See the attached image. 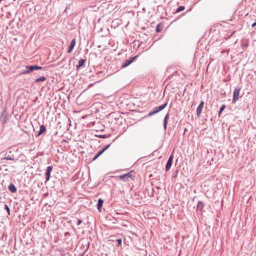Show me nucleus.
Wrapping results in <instances>:
<instances>
[{
  "label": "nucleus",
  "mask_w": 256,
  "mask_h": 256,
  "mask_svg": "<svg viewBox=\"0 0 256 256\" xmlns=\"http://www.w3.org/2000/svg\"><path fill=\"white\" fill-rule=\"evenodd\" d=\"M80 256H83V254L80 255Z\"/></svg>",
  "instance_id": "nucleus-37"
},
{
  "label": "nucleus",
  "mask_w": 256,
  "mask_h": 256,
  "mask_svg": "<svg viewBox=\"0 0 256 256\" xmlns=\"http://www.w3.org/2000/svg\"><path fill=\"white\" fill-rule=\"evenodd\" d=\"M184 10V6H180L178 8H177V12H180L183 10Z\"/></svg>",
  "instance_id": "nucleus-24"
},
{
  "label": "nucleus",
  "mask_w": 256,
  "mask_h": 256,
  "mask_svg": "<svg viewBox=\"0 0 256 256\" xmlns=\"http://www.w3.org/2000/svg\"><path fill=\"white\" fill-rule=\"evenodd\" d=\"M173 154L174 152L171 154L170 157L169 158L168 161L166 163V171L168 170L172 164V158H173Z\"/></svg>",
  "instance_id": "nucleus-8"
},
{
  "label": "nucleus",
  "mask_w": 256,
  "mask_h": 256,
  "mask_svg": "<svg viewBox=\"0 0 256 256\" xmlns=\"http://www.w3.org/2000/svg\"><path fill=\"white\" fill-rule=\"evenodd\" d=\"M110 146V144L105 146L104 147L100 150H102V152H104L106 150H107Z\"/></svg>",
  "instance_id": "nucleus-27"
},
{
  "label": "nucleus",
  "mask_w": 256,
  "mask_h": 256,
  "mask_svg": "<svg viewBox=\"0 0 256 256\" xmlns=\"http://www.w3.org/2000/svg\"><path fill=\"white\" fill-rule=\"evenodd\" d=\"M171 68H168L167 69V72H170Z\"/></svg>",
  "instance_id": "nucleus-32"
},
{
  "label": "nucleus",
  "mask_w": 256,
  "mask_h": 256,
  "mask_svg": "<svg viewBox=\"0 0 256 256\" xmlns=\"http://www.w3.org/2000/svg\"><path fill=\"white\" fill-rule=\"evenodd\" d=\"M138 57V56H136L132 57V58H131L130 60H126V62L122 64V67L125 68V67H126L127 66H129Z\"/></svg>",
  "instance_id": "nucleus-7"
},
{
  "label": "nucleus",
  "mask_w": 256,
  "mask_h": 256,
  "mask_svg": "<svg viewBox=\"0 0 256 256\" xmlns=\"http://www.w3.org/2000/svg\"><path fill=\"white\" fill-rule=\"evenodd\" d=\"M50 172H48V171L46 170V182H48L50 180Z\"/></svg>",
  "instance_id": "nucleus-18"
},
{
  "label": "nucleus",
  "mask_w": 256,
  "mask_h": 256,
  "mask_svg": "<svg viewBox=\"0 0 256 256\" xmlns=\"http://www.w3.org/2000/svg\"><path fill=\"white\" fill-rule=\"evenodd\" d=\"M102 150H100L94 156V158H93V160H96L99 156H100L102 154Z\"/></svg>",
  "instance_id": "nucleus-19"
},
{
  "label": "nucleus",
  "mask_w": 256,
  "mask_h": 256,
  "mask_svg": "<svg viewBox=\"0 0 256 256\" xmlns=\"http://www.w3.org/2000/svg\"><path fill=\"white\" fill-rule=\"evenodd\" d=\"M100 138H108V136L106 134H101L98 136Z\"/></svg>",
  "instance_id": "nucleus-29"
},
{
  "label": "nucleus",
  "mask_w": 256,
  "mask_h": 256,
  "mask_svg": "<svg viewBox=\"0 0 256 256\" xmlns=\"http://www.w3.org/2000/svg\"><path fill=\"white\" fill-rule=\"evenodd\" d=\"M240 89V88L238 87L234 89L233 92L232 103H236V102L238 100Z\"/></svg>",
  "instance_id": "nucleus-3"
},
{
  "label": "nucleus",
  "mask_w": 256,
  "mask_h": 256,
  "mask_svg": "<svg viewBox=\"0 0 256 256\" xmlns=\"http://www.w3.org/2000/svg\"><path fill=\"white\" fill-rule=\"evenodd\" d=\"M116 241L118 242V246H120L122 244V240L120 238H119V239H117L116 240Z\"/></svg>",
  "instance_id": "nucleus-30"
},
{
  "label": "nucleus",
  "mask_w": 256,
  "mask_h": 256,
  "mask_svg": "<svg viewBox=\"0 0 256 256\" xmlns=\"http://www.w3.org/2000/svg\"><path fill=\"white\" fill-rule=\"evenodd\" d=\"M204 208V204L202 202L199 201L197 204V208L202 210Z\"/></svg>",
  "instance_id": "nucleus-17"
},
{
  "label": "nucleus",
  "mask_w": 256,
  "mask_h": 256,
  "mask_svg": "<svg viewBox=\"0 0 256 256\" xmlns=\"http://www.w3.org/2000/svg\"><path fill=\"white\" fill-rule=\"evenodd\" d=\"M154 189L153 188H152V190L151 192H148V195L150 197L154 196Z\"/></svg>",
  "instance_id": "nucleus-20"
},
{
  "label": "nucleus",
  "mask_w": 256,
  "mask_h": 256,
  "mask_svg": "<svg viewBox=\"0 0 256 256\" xmlns=\"http://www.w3.org/2000/svg\"><path fill=\"white\" fill-rule=\"evenodd\" d=\"M26 70L21 72L20 74H27L34 71V66H26Z\"/></svg>",
  "instance_id": "nucleus-5"
},
{
  "label": "nucleus",
  "mask_w": 256,
  "mask_h": 256,
  "mask_svg": "<svg viewBox=\"0 0 256 256\" xmlns=\"http://www.w3.org/2000/svg\"><path fill=\"white\" fill-rule=\"evenodd\" d=\"M34 70L42 69V67L36 66V65H34Z\"/></svg>",
  "instance_id": "nucleus-25"
},
{
  "label": "nucleus",
  "mask_w": 256,
  "mask_h": 256,
  "mask_svg": "<svg viewBox=\"0 0 256 256\" xmlns=\"http://www.w3.org/2000/svg\"><path fill=\"white\" fill-rule=\"evenodd\" d=\"M46 128L45 126L43 124L41 125L40 126V130L39 132H38V134L36 133V136H39L42 134L46 132Z\"/></svg>",
  "instance_id": "nucleus-10"
},
{
  "label": "nucleus",
  "mask_w": 256,
  "mask_h": 256,
  "mask_svg": "<svg viewBox=\"0 0 256 256\" xmlns=\"http://www.w3.org/2000/svg\"><path fill=\"white\" fill-rule=\"evenodd\" d=\"M69 234V232H66L65 233V236L66 235H68Z\"/></svg>",
  "instance_id": "nucleus-34"
},
{
  "label": "nucleus",
  "mask_w": 256,
  "mask_h": 256,
  "mask_svg": "<svg viewBox=\"0 0 256 256\" xmlns=\"http://www.w3.org/2000/svg\"><path fill=\"white\" fill-rule=\"evenodd\" d=\"M167 104H168L167 102H166L159 106H156V107L154 108L153 110L152 111L150 112L148 115L152 116V115L155 114L159 112L160 111L162 110L166 107V106H167Z\"/></svg>",
  "instance_id": "nucleus-2"
},
{
  "label": "nucleus",
  "mask_w": 256,
  "mask_h": 256,
  "mask_svg": "<svg viewBox=\"0 0 256 256\" xmlns=\"http://www.w3.org/2000/svg\"><path fill=\"white\" fill-rule=\"evenodd\" d=\"M134 176V172L132 170L128 174L120 176L119 178L120 180H122L124 182H126L133 180Z\"/></svg>",
  "instance_id": "nucleus-1"
},
{
  "label": "nucleus",
  "mask_w": 256,
  "mask_h": 256,
  "mask_svg": "<svg viewBox=\"0 0 256 256\" xmlns=\"http://www.w3.org/2000/svg\"><path fill=\"white\" fill-rule=\"evenodd\" d=\"M204 101H202L200 104L198 105V107L197 108H196V114L198 115V116H199L201 112H202V110L204 108Z\"/></svg>",
  "instance_id": "nucleus-9"
},
{
  "label": "nucleus",
  "mask_w": 256,
  "mask_h": 256,
  "mask_svg": "<svg viewBox=\"0 0 256 256\" xmlns=\"http://www.w3.org/2000/svg\"><path fill=\"white\" fill-rule=\"evenodd\" d=\"M11 153L12 151H10L8 152H6V156L2 158V160H14L15 162H16L17 159H14V155L10 154Z\"/></svg>",
  "instance_id": "nucleus-6"
},
{
  "label": "nucleus",
  "mask_w": 256,
  "mask_h": 256,
  "mask_svg": "<svg viewBox=\"0 0 256 256\" xmlns=\"http://www.w3.org/2000/svg\"><path fill=\"white\" fill-rule=\"evenodd\" d=\"M226 108V106L224 104H222L221 107L220 108V110H219V112H218V115L220 116V114L222 112V111L224 110V109L225 108Z\"/></svg>",
  "instance_id": "nucleus-22"
},
{
  "label": "nucleus",
  "mask_w": 256,
  "mask_h": 256,
  "mask_svg": "<svg viewBox=\"0 0 256 256\" xmlns=\"http://www.w3.org/2000/svg\"><path fill=\"white\" fill-rule=\"evenodd\" d=\"M110 146V144L105 146L104 147L100 150H102V152H104L106 150H107Z\"/></svg>",
  "instance_id": "nucleus-26"
},
{
  "label": "nucleus",
  "mask_w": 256,
  "mask_h": 256,
  "mask_svg": "<svg viewBox=\"0 0 256 256\" xmlns=\"http://www.w3.org/2000/svg\"><path fill=\"white\" fill-rule=\"evenodd\" d=\"M75 44H76V40H75V38H74L70 42V45L69 46V48H68V52L70 53L72 52V50L75 46Z\"/></svg>",
  "instance_id": "nucleus-11"
},
{
  "label": "nucleus",
  "mask_w": 256,
  "mask_h": 256,
  "mask_svg": "<svg viewBox=\"0 0 256 256\" xmlns=\"http://www.w3.org/2000/svg\"><path fill=\"white\" fill-rule=\"evenodd\" d=\"M156 188L157 189V190H158L159 188L158 187H156Z\"/></svg>",
  "instance_id": "nucleus-35"
},
{
  "label": "nucleus",
  "mask_w": 256,
  "mask_h": 256,
  "mask_svg": "<svg viewBox=\"0 0 256 256\" xmlns=\"http://www.w3.org/2000/svg\"><path fill=\"white\" fill-rule=\"evenodd\" d=\"M104 203V200H102L101 198H99L98 200V204H97V208L98 210L100 212H101V208L102 206V204Z\"/></svg>",
  "instance_id": "nucleus-14"
},
{
  "label": "nucleus",
  "mask_w": 256,
  "mask_h": 256,
  "mask_svg": "<svg viewBox=\"0 0 256 256\" xmlns=\"http://www.w3.org/2000/svg\"><path fill=\"white\" fill-rule=\"evenodd\" d=\"M168 114H167L165 118H164V128H166V119L168 118Z\"/></svg>",
  "instance_id": "nucleus-23"
},
{
  "label": "nucleus",
  "mask_w": 256,
  "mask_h": 256,
  "mask_svg": "<svg viewBox=\"0 0 256 256\" xmlns=\"http://www.w3.org/2000/svg\"><path fill=\"white\" fill-rule=\"evenodd\" d=\"M8 114L5 109L4 110L3 112L1 114L0 116V121L2 124H4L8 120Z\"/></svg>",
  "instance_id": "nucleus-4"
},
{
  "label": "nucleus",
  "mask_w": 256,
  "mask_h": 256,
  "mask_svg": "<svg viewBox=\"0 0 256 256\" xmlns=\"http://www.w3.org/2000/svg\"><path fill=\"white\" fill-rule=\"evenodd\" d=\"M86 62L85 59L81 58L78 61V64L76 66V70H80L82 67L84 66V63Z\"/></svg>",
  "instance_id": "nucleus-12"
},
{
  "label": "nucleus",
  "mask_w": 256,
  "mask_h": 256,
  "mask_svg": "<svg viewBox=\"0 0 256 256\" xmlns=\"http://www.w3.org/2000/svg\"><path fill=\"white\" fill-rule=\"evenodd\" d=\"M164 28V24H162V22H160L159 23L157 26H156V32H160L162 29L163 28Z\"/></svg>",
  "instance_id": "nucleus-15"
},
{
  "label": "nucleus",
  "mask_w": 256,
  "mask_h": 256,
  "mask_svg": "<svg viewBox=\"0 0 256 256\" xmlns=\"http://www.w3.org/2000/svg\"><path fill=\"white\" fill-rule=\"evenodd\" d=\"M82 222V220H80V219H78V220H77V222H76V224L78 226L80 225L81 223Z\"/></svg>",
  "instance_id": "nucleus-31"
},
{
  "label": "nucleus",
  "mask_w": 256,
  "mask_h": 256,
  "mask_svg": "<svg viewBox=\"0 0 256 256\" xmlns=\"http://www.w3.org/2000/svg\"><path fill=\"white\" fill-rule=\"evenodd\" d=\"M175 176H172V178H175Z\"/></svg>",
  "instance_id": "nucleus-36"
},
{
  "label": "nucleus",
  "mask_w": 256,
  "mask_h": 256,
  "mask_svg": "<svg viewBox=\"0 0 256 256\" xmlns=\"http://www.w3.org/2000/svg\"><path fill=\"white\" fill-rule=\"evenodd\" d=\"M46 80V77L44 76H40V78H36L35 80L36 82H44Z\"/></svg>",
  "instance_id": "nucleus-16"
},
{
  "label": "nucleus",
  "mask_w": 256,
  "mask_h": 256,
  "mask_svg": "<svg viewBox=\"0 0 256 256\" xmlns=\"http://www.w3.org/2000/svg\"><path fill=\"white\" fill-rule=\"evenodd\" d=\"M8 189L10 192L12 193H15L17 191L16 187L12 183L10 184L8 186Z\"/></svg>",
  "instance_id": "nucleus-13"
},
{
  "label": "nucleus",
  "mask_w": 256,
  "mask_h": 256,
  "mask_svg": "<svg viewBox=\"0 0 256 256\" xmlns=\"http://www.w3.org/2000/svg\"><path fill=\"white\" fill-rule=\"evenodd\" d=\"M52 170V166H48L47 167L46 170L51 173Z\"/></svg>",
  "instance_id": "nucleus-28"
},
{
  "label": "nucleus",
  "mask_w": 256,
  "mask_h": 256,
  "mask_svg": "<svg viewBox=\"0 0 256 256\" xmlns=\"http://www.w3.org/2000/svg\"><path fill=\"white\" fill-rule=\"evenodd\" d=\"M256 26V22L252 24V27L254 28Z\"/></svg>",
  "instance_id": "nucleus-33"
},
{
  "label": "nucleus",
  "mask_w": 256,
  "mask_h": 256,
  "mask_svg": "<svg viewBox=\"0 0 256 256\" xmlns=\"http://www.w3.org/2000/svg\"><path fill=\"white\" fill-rule=\"evenodd\" d=\"M4 208H5V210H6V212H8V215H9V216H10V208H9L7 204H5L4 205Z\"/></svg>",
  "instance_id": "nucleus-21"
}]
</instances>
